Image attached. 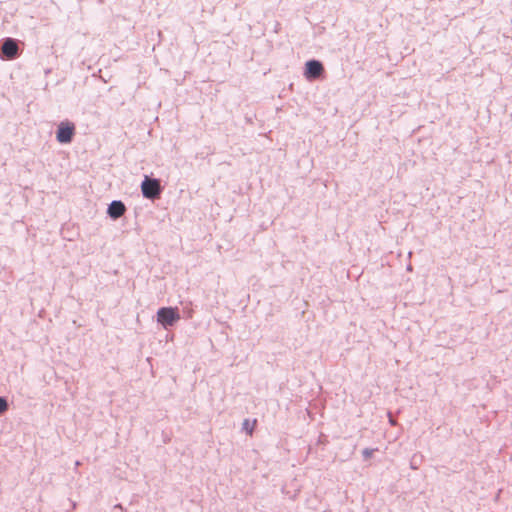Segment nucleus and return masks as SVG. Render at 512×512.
I'll return each instance as SVG.
<instances>
[{"label": "nucleus", "mask_w": 512, "mask_h": 512, "mask_svg": "<svg viewBox=\"0 0 512 512\" xmlns=\"http://www.w3.org/2000/svg\"><path fill=\"white\" fill-rule=\"evenodd\" d=\"M141 189L144 197L148 199H154L158 197L161 192L159 181L156 179H150L148 177H146L142 182Z\"/></svg>", "instance_id": "obj_3"}, {"label": "nucleus", "mask_w": 512, "mask_h": 512, "mask_svg": "<svg viewBox=\"0 0 512 512\" xmlns=\"http://www.w3.org/2000/svg\"><path fill=\"white\" fill-rule=\"evenodd\" d=\"M125 211V205L121 201H113L108 208V214L113 219L121 217Z\"/></svg>", "instance_id": "obj_6"}, {"label": "nucleus", "mask_w": 512, "mask_h": 512, "mask_svg": "<svg viewBox=\"0 0 512 512\" xmlns=\"http://www.w3.org/2000/svg\"><path fill=\"white\" fill-rule=\"evenodd\" d=\"M75 134V125L69 121H63L58 125L56 139L59 143H70Z\"/></svg>", "instance_id": "obj_2"}, {"label": "nucleus", "mask_w": 512, "mask_h": 512, "mask_svg": "<svg viewBox=\"0 0 512 512\" xmlns=\"http://www.w3.org/2000/svg\"><path fill=\"white\" fill-rule=\"evenodd\" d=\"M8 409V403L5 398L0 397V414L6 412Z\"/></svg>", "instance_id": "obj_8"}, {"label": "nucleus", "mask_w": 512, "mask_h": 512, "mask_svg": "<svg viewBox=\"0 0 512 512\" xmlns=\"http://www.w3.org/2000/svg\"><path fill=\"white\" fill-rule=\"evenodd\" d=\"M18 52L19 47L16 40L12 38L5 39L1 47V57L11 60L17 57Z\"/></svg>", "instance_id": "obj_4"}, {"label": "nucleus", "mask_w": 512, "mask_h": 512, "mask_svg": "<svg viewBox=\"0 0 512 512\" xmlns=\"http://www.w3.org/2000/svg\"><path fill=\"white\" fill-rule=\"evenodd\" d=\"M180 319L178 308L163 307L157 312V320L163 326H171Z\"/></svg>", "instance_id": "obj_1"}, {"label": "nucleus", "mask_w": 512, "mask_h": 512, "mask_svg": "<svg viewBox=\"0 0 512 512\" xmlns=\"http://www.w3.org/2000/svg\"><path fill=\"white\" fill-rule=\"evenodd\" d=\"M256 423L257 421L256 420H248L246 419L244 422H243V428L248 432V434H252L255 426H256Z\"/></svg>", "instance_id": "obj_7"}, {"label": "nucleus", "mask_w": 512, "mask_h": 512, "mask_svg": "<svg viewBox=\"0 0 512 512\" xmlns=\"http://www.w3.org/2000/svg\"><path fill=\"white\" fill-rule=\"evenodd\" d=\"M324 71L323 65L317 60H310L305 65L304 75L307 79L319 78Z\"/></svg>", "instance_id": "obj_5"}]
</instances>
